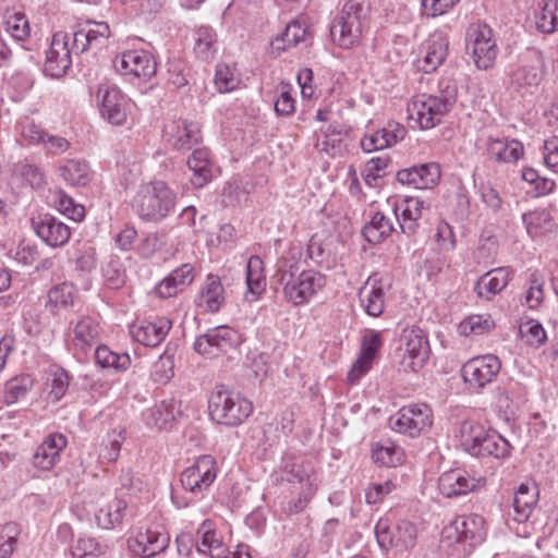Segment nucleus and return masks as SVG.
<instances>
[{"label":"nucleus","instance_id":"obj_1","mask_svg":"<svg viewBox=\"0 0 558 558\" xmlns=\"http://www.w3.org/2000/svg\"><path fill=\"white\" fill-rule=\"evenodd\" d=\"M282 298L293 306L310 304L327 284V277L315 269L296 271L293 264L284 263L276 272Z\"/></svg>","mask_w":558,"mask_h":558},{"label":"nucleus","instance_id":"obj_2","mask_svg":"<svg viewBox=\"0 0 558 558\" xmlns=\"http://www.w3.org/2000/svg\"><path fill=\"white\" fill-rule=\"evenodd\" d=\"M177 193L161 180H154L140 185L132 199V208L137 216L149 222H159L173 213Z\"/></svg>","mask_w":558,"mask_h":558},{"label":"nucleus","instance_id":"obj_3","mask_svg":"<svg viewBox=\"0 0 558 558\" xmlns=\"http://www.w3.org/2000/svg\"><path fill=\"white\" fill-rule=\"evenodd\" d=\"M253 403L239 391L216 386L208 398L210 418L226 426H239L253 413Z\"/></svg>","mask_w":558,"mask_h":558},{"label":"nucleus","instance_id":"obj_4","mask_svg":"<svg viewBox=\"0 0 558 558\" xmlns=\"http://www.w3.org/2000/svg\"><path fill=\"white\" fill-rule=\"evenodd\" d=\"M368 5L365 0H348L333 19L330 34L342 48H351L362 37L367 26Z\"/></svg>","mask_w":558,"mask_h":558},{"label":"nucleus","instance_id":"obj_5","mask_svg":"<svg viewBox=\"0 0 558 558\" xmlns=\"http://www.w3.org/2000/svg\"><path fill=\"white\" fill-rule=\"evenodd\" d=\"M434 422L430 407L426 403H411L402 407L389 418L390 428L411 438L427 433Z\"/></svg>","mask_w":558,"mask_h":558},{"label":"nucleus","instance_id":"obj_6","mask_svg":"<svg viewBox=\"0 0 558 558\" xmlns=\"http://www.w3.org/2000/svg\"><path fill=\"white\" fill-rule=\"evenodd\" d=\"M451 106L452 100L447 96L420 94L409 102L408 112L410 119L414 120L421 129L429 130L442 121Z\"/></svg>","mask_w":558,"mask_h":558},{"label":"nucleus","instance_id":"obj_7","mask_svg":"<svg viewBox=\"0 0 558 558\" xmlns=\"http://www.w3.org/2000/svg\"><path fill=\"white\" fill-rule=\"evenodd\" d=\"M196 549L199 554L210 558H252L250 546L246 544H239L233 550H230L210 520L203 521L197 527Z\"/></svg>","mask_w":558,"mask_h":558},{"label":"nucleus","instance_id":"obj_8","mask_svg":"<svg viewBox=\"0 0 558 558\" xmlns=\"http://www.w3.org/2000/svg\"><path fill=\"white\" fill-rule=\"evenodd\" d=\"M429 355L428 340L420 328H407L400 336L397 356L403 371L417 372Z\"/></svg>","mask_w":558,"mask_h":558},{"label":"nucleus","instance_id":"obj_9","mask_svg":"<svg viewBox=\"0 0 558 558\" xmlns=\"http://www.w3.org/2000/svg\"><path fill=\"white\" fill-rule=\"evenodd\" d=\"M96 104L101 117L113 125L126 122L132 111V100L113 84L102 83L96 92Z\"/></svg>","mask_w":558,"mask_h":558},{"label":"nucleus","instance_id":"obj_10","mask_svg":"<svg viewBox=\"0 0 558 558\" xmlns=\"http://www.w3.org/2000/svg\"><path fill=\"white\" fill-rule=\"evenodd\" d=\"M73 52H80L76 50L73 35L65 32L54 33L46 51L45 74L54 78L64 76L72 65Z\"/></svg>","mask_w":558,"mask_h":558},{"label":"nucleus","instance_id":"obj_11","mask_svg":"<svg viewBox=\"0 0 558 558\" xmlns=\"http://www.w3.org/2000/svg\"><path fill=\"white\" fill-rule=\"evenodd\" d=\"M466 49L477 69L492 68L498 54L493 29L486 24L471 25L466 34Z\"/></svg>","mask_w":558,"mask_h":558},{"label":"nucleus","instance_id":"obj_12","mask_svg":"<svg viewBox=\"0 0 558 558\" xmlns=\"http://www.w3.org/2000/svg\"><path fill=\"white\" fill-rule=\"evenodd\" d=\"M500 360L494 354H484L468 360L461 368V375L469 389L481 392L498 376Z\"/></svg>","mask_w":558,"mask_h":558},{"label":"nucleus","instance_id":"obj_13","mask_svg":"<svg viewBox=\"0 0 558 558\" xmlns=\"http://www.w3.org/2000/svg\"><path fill=\"white\" fill-rule=\"evenodd\" d=\"M217 474L216 459L210 454H204L181 473L180 481L184 490L196 497H203L214 484Z\"/></svg>","mask_w":558,"mask_h":558},{"label":"nucleus","instance_id":"obj_14","mask_svg":"<svg viewBox=\"0 0 558 558\" xmlns=\"http://www.w3.org/2000/svg\"><path fill=\"white\" fill-rule=\"evenodd\" d=\"M113 65L121 75L142 82L149 81L157 72L154 56L145 49L123 50L116 56Z\"/></svg>","mask_w":558,"mask_h":558},{"label":"nucleus","instance_id":"obj_15","mask_svg":"<svg viewBox=\"0 0 558 558\" xmlns=\"http://www.w3.org/2000/svg\"><path fill=\"white\" fill-rule=\"evenodd\" d=\"M375 535L378 545L384 549L388 547L409 549L416 543L417 530L411 521L401 519L391 525L388 518H381L375 525Z\"/></svg>","mask_w":558,"mask_h":558},{"label":"nucleus","instance_id":"obj_16","mask_svg":"<svg viewBox=\"0 0 558 558\" xmlns=\"http://www.w3.org/2000/svg\"><path fill=\"white\" fill-rule=\"evenodd\" d=\"M485 535V520L475 513L457 517L442 531L444 538L450 543H468L470 546L482 543Z\"/></svg>","mask_w":558,"mask_h":558},{"label":"nucleus","instance_id":"obj_17","mask_svg":"<svg viewBox=\"0 0 558 558\" xmlns=\"http://www.w3.org/2000/svg\"><path fill=\"white\" fill-rule=\"evenodd\" d=\"M236 343L238 333L234 329L217 326L196 338L194 350L205 357L214 359L229 352Z\"/></svg>","mask_w":558,"mask_h":558},{"label":"nucleus","instance_id":"obj_18","mask_svg":"<svg viewBox=\"0 0 558 558\" xmlns=\"http://www.w3.org/2000/svg\"><path fill=\"white\" fill-rule=\"evenodd\" d=\"M449 40L446 34L436 31L424 40L418 49L414 62L416 69L423 73L435 72L448 56Z\"/></svg>","mask_w":558,"mask_h":558},{"label":"nucleus","instance_id":"obj_19","mask_svg":"<svg viewBox=\"0 0 558 558\" xmlns=\"http://www.w3.org/2000/svg\"><path fill=\"white\" fill-rule=\"evenodd\" d=\"M545 57L537 49H529L521 58L512 73V84L518 88L536 87L545 74Z\"/></svg>","mask_w":558,"mask_h":558},{"label":"nucleus","instance_id":"obj_20","mask_svg":"<svg viewBox=\"0 0 558 558\" xmlns=\"http://www.w3.org/2000/svg\"><path fill=\"white\" fill-rule=\"evenodd\" d=\"M169 534L160 524L148 526L129 541L130 549L137 556L149 558L162 553L169 545Z\"/></svg>","mask_w":558,"mask_h":558},{"label":"nucleus","instance_id":"obj_21","mask_svg":"<svg viewBox=\"0 0 558 558\" xmlns=\"http://www.w3.org/2000/svg\"><path fill=\"white\" fill-rule=\"evenodd\" d=\"M163 138L174 149H191L201 141V129L196 122L173 119L163 125Z\"/></svg>","mask_w":558,"mask_h":558},{"label":"nucleus","instance_id":"obj_22","mask_svg":"<svg viewBox=\"0 0 558 558\" xmlns=\"http://www.w3.org/2000/svg\"><path fill=\"white\" fill-rule=\"evenodd\" d=\"M101 333L100 324L90 316H82L71 323L69 338L75 350L86 353L95 347Z\"/></svg>","mask_w":558,"mask_h":558},{"label":"nucleus","instance_id":"obj_23","mask_svg":"<svg viewBox=\"0 0 558 558\" xmlns=\"http://www.w3.org/2000/svg\"><path fill=\"white\" fill-rule=\"evenodd\" d=\"M381 345L383 340L379 331H366L362 339L360 355L348 373V380L351 384L359 381V379L371 369L373 361Z\"/></svg>","mask_w":558,"mask_h":558},{"label":"nucleus","instance_id":"obj_24","mask_svg":"<svg viewBox=\"0 0 558 558\" xmlns=\"http://www.w3.org/2000/svg\"><path fill=\"white\" fill-rule=\"evenodd\" d=\"M387 288L388 284L384 283L381 277L378 274H374L368 277L360 289V303L367 315L378 317L383 314L386 306Z\"/></svg>","mask_w":558,"mask_h":558},{"label":"nucleus","instance_id":"obj_25","mask_svg":"<svg viewBox=\"0 0 558 558\" xmlns=\"http://www.w3.org/2000/svg\"><path fill=\"white\" fill-rule=\"evenodd\" d=\"M68 445V438L61 433L49 434L36 448L33 465L41 471L52 470L61 460V452Z\"/></svg>","mask_w":558,"mask_h":558},{"label":"nucleus","instance_id":"obj_26","mask_svg":"<svg viewBox=\"0 0 558 558\" xmlns=\"http://www.w3.org/2000/svg\"><path fill=\"white\" fill-rule=\"evenodd\" d=\"M424 208V202L418 197H405L393 202L392 211L404 234L411 235L416 232Z\"/></svg>","mask_w":558,"mask_h":558},{"label":"nucleus","instance_id":"obj_27","mask_svg":"<svg viewBox=\"0 0 558 558\" xmlns=\"http://www.w3.org/2000/svg\"><path fill=\"white\" fill-rule=\"evenodd\" d=\"M440 179V168L435 162L414 166L398 171L397 180L401 184L418 190L434 187Z\"/></svg>","mask_w":558,"mask_h":558},{"label":"nucleus","instance_id":"obj_28","mask_svg":"<svg viewBox=\"0 0 558 558\" xmlns=\"http://www.w3.org/2000/svg\"><path fill=\"white\" fill-rule=\"evenodd\" d=\"M476 486L477 481L462 469L444 472L438 478V489L447 498L466 495Z\"/></svg>","mask_w":558,"mask_h":558},{"label":"nucleus","instance_id":"obj_29","mask_svg":"<svg viewBox=\"0 0 558 558\" xmlns=\"http://www.w3.org/2000/svg\"><path fill=\"white\" fill-rule=\"evenodd\" d=\"M171 322L166 317L155 320H143L132 325L130 333L138 343L146 347H157L168 335L171 329Z\"/></svg>","mask_w":558,"mask_h":558},{"label":"nucleus","instance_id":"obj_30","mask_svg":"<svg viewBox=\"0 0 558 558\" xmlns=\"http://www.w3.org/2000/svg\"><path fill=\"white\" fill-rule=\"evenodd\" d=\"M194 279V267L191 264H183L155 287V293L162 299L172 298L189 287Z\"/></svg>","mask_w":558,"mask_h":558},{"label":"nucleus","instance_id":"obj_31","mask_svg":"<svg viewBox=\"0 0 558 558\" xmlns=\"http://www.w3.org/2000/svg\"><path fill=\"white\" fill-rule=\"evenodd\" d=\"M181 415L180 403L174 399L163 400L147 409L143 413V420L149 427L169 429Z\"/></svg>","mask_w":558,"mask_h":558},{"label":"nucleus","instance_id":"obj_32","mask_svg":"<svg viewBox=\"0 0 558 558\" xmlns=\"http://www.w3.org/2000/svg\"><path fill=\"white\" fill-rule=\"evenodd\" d=\"M34 228L36 234L51 247L63 246L71 238L69 226L52 216L34 221Z\"/></svg>","mask_w":558,"mask_h":558},{"label":"nucleus","instance_id":"obj_33","mask_svg":"<svg viewBox=\"0 0 558 558\" xmlns=\"http://www.w3.org/2000/svg\"><path fill=\"white\" fill-rule=\"evenodd\" d=\"M537 501V486L534 483H522L514 493L512 520L518 523L527 521Z\"/></svg>","mask_w":558,"mask_h":558},{"label":"nucleus","instance_id":"obj_34","mask_svg":"<svg viewBox=\"0 0 558 558\" xmlns=\"http://www.w3.org/2000/svg\"><path fill=\"white\" fill-rule=\"evenodd\" d=\"M486 150L492 160L502 163L517 162L524 155L523 144L513 138H488Z\"/></svg>","mask_w":558,"mask_h":558},{"label":"nucleus","instance_id":"obj_35","mask_svg":"<svg viewBox=\"0 0 558 558\" xmlns=\"http://www.w3.org/2000/svg\"><path fill=\"white\" fill-rule=\"evenodd\" d=\"M225 302V289L217 275H208L196 299L197 306L204 312L216 313Z\"/></svg>","mask_w":558,"mask_h":558},{"label":"nucleus","instance_id":"obj_36","mask_svg":"<svg viewBox=\"0 0 558 558\" xmlns=\"http://www.w3.org/2000/svg\"><path fill=\"white\" fill-rule=\"evenodd\" d=\"M266 289L264 262L257 255L248 258L246 264V291L244 298L253 303L259 299Z\"/></svg>","mask_w":558,"mask_h":558},{"label":"nucleus","instance_id":"obj_37","mask_svg":"<svg viewBox=\"0 0 558 558\" xmlns=\"http://www.w3.org/2000/svg\"><path fill=\"white\" fill-rule=\"evenodd\" d=\"M187 166L192 171L191 183L195 187H204L211 181V161L206 148L195 149L187 159Z\"/></svg>","mask_w":558,"mask_h":558},{"label":"nucleus","instance_id":"obj_38","mask_svg":"<svg viewBox=\"0 0 558 558\" xmlns=\"http://www.w3.org/2000/svg\"><path fill=\"white\" fill-rule=\"evenodd\" d=\"M110 36V27L105 22H88L86 27L73 34L76 50L84 52L93 46L101 44Z\"/></svg>","mask_w":558,"mask_h":558},{"label":"nucleus","instance_id":"obj_39","mask_svg":"<svg viewBox=\"0 0 558 558\" xmlns=\"http://www.w3.org/2000/svg\"><path fill=\"white\" fill-rule=\"evenodd\" d=\"M523 223L525 226L527 234L532 239L543 238L555 231L556 223L546 209H535L523 214Z\"/></svg>","mask_w":558,"mask_h":558},{"label":"nucleus","instance_id":"obj_40","mask_svg":"<svg viewBox=\"0 0 558 558\" xmlns=\"http://www.w3.org/2000/svg\"><path fill=\"white\" fill-rule=\"evenodd\" d=\"M510 274V270L505 267L487 271L477 281L476 290L478 295L488 300L502 291L509 282Z\"/></svg>","mask_w":558,"mask_h":558},{"label":"nucleus","instance_id":"obj_41","mask_svg":"<svg viewBox=\"0 0 558 558\" xmlns=\"http://www.w3.org/2000/svg\"><path fill=\"white\" fill-rule=\"evenodd\" d=\"M59 174L72 186H86L93 178L89 165L82 159L66 160L59 167Z\"/></svg>","mask_w":558,"mask_h":558},{"label":"nucleus","instance_id":"obj_42","mask_svg":"<svg viewBox=\"0 0 558 558\" xmlns=\"http://www.w3.org/2000/svg\"><path fill=\"white\" fill-rule=\"evenodd\" d=\"M488 429L476 420L463 421L459 428L460 444L463 449L472 456L480 445L484 442L483 440L486 439Z\"/></svg>","mask_w":558,"mask_h":558},{"label":"nucleus","instance_id":"obj_43","mask_svg":"<svg viewBox=\"0 0 558 558\" xmlns=\"http://www.w3.org/2000/svg\"><path fill=\"white\" fill-rule=\"evenodd\" d=\"M33 387L34 378L29 374H20L10 378L3 387V402L12 405L25 400Z\"/></svg>","mask_w":558,"mask_h":558},{"label":"nucleus","instance_id":"obj_44","mask_svg":"<svg viewBox=\"0 0 558 558\" xmlns=\"http://www.w3.org/2000/svg\"><path fill=\"white\" fill-rule=\"evenodd\" d=\"M535 11L536 28L544 34L558 29V0H537Z\"/></svg>","mask_w":558,"mask_h":558},{"label":"nucleus","instance_id":"obj_45","mask_svg":"<svg viewBox=\"0 0 558 558\" xmlns=\"http://www.w3.org/2000/svg\"><path fill=\"white\" fill-rule=\"evenodd\" d=\"M473 452L474 457H494L496 459H505L510 456L511 445L494 429H488L486 439Z\"/></svg>","mask_w":558,"mask_h":558},{"label":"nucleus","instance_id":"obj_46","mask_svg":"<svg viewBox=\"0 0 558 558\" xmlns=\"http://www.w3.org/2000/svg\"><path fill=\"white\" fill-rule=\"evenodd\" d=\"M126 433L124 428H113L109 430L101 439L98 457L101 463H111L117 461L120 454L122 444L125 441Z\"/></svg>","mask_w":558,"mask_h":558},{"label":"nucleus","instance_id":"obj_47","mask_svg":"<svg viewBox=\"0 0 558 558\" xmlns=\"http://www.w3.org/2000/svg\"><path fill=\"white\" fill-rule=\"evenodd\" d=\"M75 288L72 283L62 282L52 287L47 294L46 308L57 314L61 308H68L73 305Z\"/></svg>","mask_w":558,"mask_h":558},{"label":"nucleus","instance_id":"obj_48","mask_svg":"<svg viewBox=\"0 0 558 558\" xmlns=\"http://www.w3.org/2000/svg\"><path fill=\"white\" fill-rule=\"evenodd\" d=\"M194 52L197 58L209 61L217 52V36L208 26H201L194 32Z\"/></svg>","mask_w":558,"mask_h":558},{"label":"nucleus","instance_id":"obj_49","mask_svg":"<svg viewBox=\"0 0 558 558\" xmlns=\"http://www.w3.org/2000/svg\"><path fill=\"white\" fill-rule=\"evenodd\" d=\"M311 35L307 20L300 17L289 23L280 37L276 38L278 49L293 47Z\"/></svg>","mask_w":558,"mask_h":558},{"label":"nucleus","instance_id":"obj_50","mask_svg":"<svg viewBox=\"0 0 558 558\" xmlns=\"http://www.w3.org/2000/svg\"><path fill=\"white\" fill-rule=\"evenodd\" d=\"M393 231L391 219L383 213H375L368 223L363 229V234L369 243H380Z\"/></svg>","mask_w":558,"mask_h":558},{"label":"nucleus","instance_id":"obj_51","mask_svg":"<svg viewBox=\"0 0 558 558\" xmlns=\"http://www.w3.org/2000/svg\"><path fill=\"white\" fill-rule=\"evenodd\" d=\"M403 450L390 442L375 444L372 448V459L384 466H397L403 460Z\"/></svg>","mask_w":558,"mask_h":558},{"label":"nucleus","instance_id":"obj_52","mask_svg":"<svg viewBox=\"0 0 558 558\" xmlns=\"http://www.w3.org/2000/svg\"><path fill=\"white\" fill-rule=\"evenodd\" d=\"M95 361L102 368H112L117 372L125 371L131 364L129 354L113 352L106 345L96 348Z\"/></svg>","mask_w":558,"mask_h":558},{"label":"nucleus","instance_id":"obj_53","mask_svg":"<svg viewBox=\"0 0 558 558\" xmlns=\"http://www.w3.org/2000/svg\"><path fill=\"white\" fill-rule=\"evenodd\" d=\"M125 509L126 502L120 498H114L97 512L96 520L98 525L102 529H111L121 523Z\"/></svg>","mask_w":558,"mask_h":558},{"label":"nucleus","instance_id":"obj_54","mask_svg":"<svg viewBox=\"0 0 558 558\" xmlns=\"http://www.w3.org/2000/svg\"><path fill=\"white\" fill-rule=\"evenodd\" d=\"M495 327V322L489 314H474L463 319L458 327L462 336H481L489 332Z\"/></svg>","mask_w":558,"mask_h":558},{"label":"nucleus","instance_id":"obj_55","mask_svg":"<svg viewBox=\"0 0 558 558\" xmlns=\"http://www.w3.org/2000/svg\"><path fill=\"white\" fill-rule=\"evenodd\" d=\"M214 83L219 93H231L240 86L241 78L235 66L218 63L216 65Z\"/></svg>","mask_w":558,"mask_h":558},{"label":"nucleus","instance_id":"obj_56","mask_svg":"<svg viewBox=\"0 0 558 558\" xmlns=\"http://www.w3.org/2000/svg\"><path fill=\"white\" fill-rule=\"evenodd\" d=\"M52 203L62 215L74 221H81L85 217L84 207L75 203L74 199L62 190H57L52 193Z\"/></svg>","mask_w":558,"mask_h":558},{"label":"nucleus","instance_id":"obj_57","mask_svg":"<svg viewBox=\"0 0 558 558\" xmlns=\"http://www.w3.org/2000/svg\"><path fill=\"white\" fill-rule=\"evenodd\" d=\"M390 162L391 159L387 154L369 159L363 171V179L366 185L377 186L378 180L388 173L387 169Z\"/></svg>","mask_w":558,"mask_h":558},{"label":"nucleus","instance_id":"obj_58","mask_svg":"<svg viewBox=\"0 0 558 558\" xmlns=\"http://www.w3.org/2000/svg\"><path fill=\"white\" fill-rule=\"evenodd\" d=\"M107 546L98 539L90 536H81L71 547V554L74 558H85L87 556H100L106 553Z\"/></svg>","mask_w":558,"mask_h":558},{"label":"nucleus","instance_id":"obj_59","mask_svg":"<svg viewBox=\"0 0 558 558\" xmlns=\"http://www.w3.org/2000/svg\"><path fill=\"white\" fill-rule=\"evenodd\" d=\"M342 138L336 128L328 126L317 138L315 147L318 151L326 153L329 156H337L342 151Z\"/></svg>","mask_w":558,"mask_h":558},{"label":"nucleus","instance_id":"obj_60","mask_svg":"<svg viewBox=\"0 0 558 558\" xmlns=\"http://www.w3.org/2000/svg\"><path fill=\"white\" fill-rule=\"evenodd\" d=\"M396 488L397 484L392 480L372 482L365 488V500L368 505L380 504Z\"/></svg>","mask_w":558,"mask_h":558},{"label":"nucleus","instance_id":"obj_61","mask_svg":"<svg viewBox=\"0 0 558 558\" xmlns=\"http://www.w3.org/2000/svg\"><path fill=\"white\" fill-rule=\"evenodd\" d=\"M70 385V376L63 368H54L50 373L48 397L53 401H60L65 395Z\"/></svg>","mask_w":558,"mask_h":558},{"label":"nucleus","instance_id":"obj_62","mask_svg":"<svg viewBox=\"0 0 558 558\" xmlns=\"http://www.w3.org/2000/svg\"><path fill=\"white\" fill-rule=\"evenodd\" d=\"M102 276L107 286L111 289H119L124 284L125 274L118 258H110L102 267Z\"/></svg>","mask_w":558,"mask_h":558},{"label":"nucleus","instance_id":"obj_63","mask_svg":"<svg viewBox=\"0 0 558 558\" xmlns=\"http://www.w3.org/2000/svg\"><path fill=\"white\" fill-rule=\"evenodd\" d=\"M5 29L16 40H24L31 34L28 20L24 14L19 13L8 16Z\"/></svg>","mask_w":558,"mask_h":558},{"label":"nucleus","instance_id":"obj_64","mask_svg":"<svg viewBox=\"0 0 558 558\" xmlns=\"http://www.w3.org/2000/svg\"><path fill=\"white\" fill-rule=\"evenodd\" d=\"M19 531L15 524H7L0 532V558H10L14 551Z\"/></svg>","mask_w":558,"mask_h":558}]
</instances>
